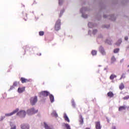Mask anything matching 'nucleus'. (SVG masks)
I'll list each match as a JSON object with an SVG mask.
<instances>
[{"instance_id": "1", "label": "nucleus", "mask_w": 129, "mask_h": 129, "mask_svg": "<svg viewBox=\"0 0 129 129\" xmlns=\"http://www.w3.org/2000/svg\"><path fill=\"white\" fill-rule=\"evenodd\" d=\"M60 26H61V20L58 19L57 20L55 26H54V29L55 31H59L60 29Z\"/></svg>"}, {"instance_id": "2", "label": "nucleus", "mask_w": 129, "mask_h": 129, "mask_svg": "<svg viewBox=\"0 0 129 129\" xmlns=\"http://www.w3.org/2000/svg\"><path fill=\"white\" fill-rule=\"evenodd\" d=\"M37 101H38V97L37 96L32 97L30 98V103L31 105H35V104L37 103Z\"/></svg>"}, {"instance_id": "3", "label": "nucleus", "mask_w": 129, "mask_h": 129, "mask_svg": "<svg viewBox=\"0 0 129 129\" xmlns=\"http://www.w3.org/2000/svg\"><path fill=\"white\" fill-rule=\"evenodd\" d=\"M38 112V110H35L34 108L31 109H29L27 110V113L29 115H32V114H35V113H37Z\"/></svg>"}, {"instance_id": "4", "label": "nucleus", "mask_w": 129, "mask_h": 129, "mask_svg": "<svg viewBox=\"0 0 129 129\" xmlns=\"http://www.w3.org/2000/svg\"><path fill=\"white\" fill-rule=\"evenodd\" d=\"M50 94V93H49L48 91H44L41 92L40 93V97H46Z\"/></svg>"}, {"instance_id": "5", "label": "nucleus", "mask_w": 129, "mask_h": 129, "mask_svg": "<svg viewBox=\"0 0 129 129\" xmlns=\"http://www.w3.org/2000/svg\"><path fill=\"white\" fill-rule=\"evenodd\" d=\"M17 115H19L21 117H25V116H26V111L24 110L20 111L17 113Z\"/></svg>"}, {"instance_id": "6", "label": "nucleus", "mask_w": 129, "mask_h": 129, "mask_svg": "<svg viewBox=\"0 0 129 129\" xmlns=\"http://www.w3.org/2000/svg\"><path fill=\"white\" fill-rule=\"evenodd\" d=\"M19 111V108H17L16 110H14L12 112L9 113L5 114V116H12V115H14L15 113H17Z\"/></svg>"}, {"instance_id": "7", "label": "nucleus", "mask_w": 129, "mask_h": 129, "mask_svg": "<svg viewBox=\"0 0 129 129\" xmlns=\"http://www.w3.org/2000/svg\"><path fill=\"white\" fill-rule=\"evenodd\" d=\"M96 129H101V125H100V121H98L95 122Z\"/></svg>"}, {"instance_id": "8", "label": "nucleus", "mask_w": 129, "mask_h": 129, "mask_svg": "<svg viewBox=\"0 0 129 129\" xmlns=\"http://www.w3.org/2000/svg\"><path fill=\"white\" fill-rule=\"evenodd\" d=\"M20 80L22 83H27V82H30V80H28L25 78H21Z\"/></svg>"}, {"instance_id": "9", "label": "nucleus", "mask_w": 129, "mask_h": 129, "mask_svg": "<svg viewBox=\"0 0 129 129\" xmlns=\"http://www.w3.org/2000/svg\"><path fill=\"white\" fill-rule=\"evenodd\" d=\"M126 109V106L125 105L121 106L118 108L119 111H121V110H125Z\"/></svg>"}, {"instance_id": "10", "label": "nucleus", "mask_w": 129, "mask_h": 129, "mask_svg": "<svg viewBox=\"0 0 129 129\" xmlns=\"http://www.w3.org/2000/svg\"><path fill=\"white\" fill-rule=\"evenodd\" d=\"M99 51L102 55H105V51H104V49L102 46L100 47Z\"/></svg>"}, {"instance_id": "11", "label": "nucleus", "mask_w": 129, "mask_h": 129, "mask_svg": "<svg viewBox=\"0 0 129 129\" xmlns=\"http://www.w3.org/2000/svg\"><path fill=\"white\" fill-rule=\"evenodd\" d=\"M63 118L64 119V120H66V121H68V122H70V120L69 119V118L66 114H64Z\"/></svg>"}, {"instance_id": "12", "label": "nucleus", "mask_w": 129, "mask_h": 129, "mask_svg": "<svg viewBox=\"0 0 129 129\" xmlns=\"http://www.w3.org/2000/svg\"><path fill=\"white\" fill-rule=\"evenodd\" d=\"M114 96V94H113V93L112 92H109L107 93V96L108 97H110V98H111V97H113Z\"/></svg>"}, {"instance_id": "13", "label": "nucleus", "mask_w": 129, "mask_h": 129, "mask_svg": "<svg viewBox=\"0 0 129 129\" xmlns=\"http://www.w3.org/2000/svg\"><path fill=\"white\" fill-rule=\"evenodd\" d=\"M49 99L51 103L54 102V96L52 94H49Z\"/></svg>"}, {"instance_id": "14", "label": "nucleus", "mask_w": 129, "mask_h": 129, "mask_svg": "<svg viewBox=\"0 0 129 129\" xmlns=\"http://www.w3.org/2000/svg\"><path fill=\"white\" fill-rule=\"evenodd\" d=\"M18 91L19 93H22V92H24V91H25V88H19Z\"/></svg>"}, {"instance_id": "15", "label": "nucleus", "mask_w": 129, "mask_h": 129, "mask_svg": "<svg viewBox=\"0 0 129 129\" xmlns=\"http://www.w3.org/2000/svg\"><path fill=\"white\" fill-rule=\"evenodd\" d=\"M22 129H29V125L26 124H23L21 125Z\"/></svg>"}, {"instance_id": "16", "label": "nucleus", "mask_w": 129, "mask_h": 129, "mask_svg": "<svg viewBox=\"0 0 129 129\" xmlns=\"http://www.w3.org/2000/svg\"><path fill=\"white\" fill-rule=\"evenodd\" d=\"M119 89H120V90H122V89H124V85L123 84V83H121L120 85L119 86Z\"/></svg>"}, {"instance_id": "17", "label": "nucleus", "mask_w": 129, "mask_h": 129, "mask_svg": "<svg viewBox=\"0 0 129 129\" xmlns=\"http://www.w3.org/2000/svg\"><path fill=\"white\" fill-rule=\"evenodd\" d=\"M116 76L115 75H111V76H110V80H113V79H114V78H116Z\"/></svg>"}, {"instance_id": "18", "label": "nucleus", "mask_w": 129, "mask_h": 129, "mask_svg": "<svg viewBox=\"0 0 129 129\" xmlns=\"http://www.w3.org/2000/svg\"><path fill=\"white\" fill-rule=\"evenodd\" d=\"M111 63H113L116 61V59H115V57L114 56H112L111 58Z\"/></svg>"}, {"instance_id": "19", "label": "nucleus", "mask_w": 129, "mask_h": 129, "mask_svg": "<svg viewBox=\"0 0 129 129\" xmlns=\"http://www.w3.org/2000/svg\"><path fill=\"white\" fill-rule=\"evenodd\" d=\"M80 122L81 124H83V123H84L83 118L82 117V116H80Z\"/></svg>"}, {"instance_id": "20", "label": "nucleus", "mask_w": 129, "mask_h": 129, "mask_svg": "<svg viewBox=\"0 0 129 129\" xmlns=\"http://www.w3.org/2000/svg\"><path fill=\"white\" fill-rule=\"evenodd\" d=\"M96 54H97V51H96V50L92 51V55H93V56L96 55Z\"/></svg>"}, {"instance_id": "21", "label": "nucleus", "mask_w": 129, "mask_h": 129, "mask_svg": "<svg viewBox=\"0 0 129 129\" xmlns=\"http://www.w3.org/2000/svg\"><path fill=\"white\" fill-rule=\"evenodd\" d=\"M64 124L65 125L67 129H71V128H70V125H69V124H68V123H64Z\"/></svg>"}, {"instance_id": "22", "label": "nucleus", "mask_w": 129, "mask_h": 129, "mask_svg": "<svg viewBox=\"0 0 129 129\" xmlns=\"http://www.w3.org/2000/svg\"><path fill=\"white\" fill-rule=\"evenodd\" d=\"M119 52V48H116L114 50L113 52L115 53H118Z\"/></svg>"}, {"instance_id": "23", "label": "nucleus", "mask_w": 129, "mask_h": 129, "mask_svg": "<svg viewBox=\"0 0 129 129\" xmlns=\"http://www.w3.org/2000/svg\"><path fill=\"white\" fill-rule=\"evenodd\" d=\"M44 34H45V33L44 32V31H40L39 32V36H44Z\"/></svg>"}, {"instance_id": "24", "label": "nucleus", "mask_w": 129, "mask_h": 129, "mask_svg": "<svg viewBox=\"0 0 129 129\" xmlns=\"http://www.w3.org/2000/svg\"><path fill=\"white\" fill-rule=\"evenodd\" d=\"M105 43H107V44H109V45H111V41H110L109 40H106L105 41Z\"/></svg>"}, {"instance_id": "25", "label": "nucleus", "mask_w": 129, "mask_h": 129, "mask_svg": "<svg viewBox=\"0 0 129 129\" xmlns=\"http://www.w3.org/2000/svg\"><path fill=\"white\" fill-rule=\"evenodd\" d=\"M123 99H124V100H127V99H129V95L124 97Z\"/></svg>"}, {"instance_id": "26", "label": "nucleus", "mask_w": 129, "mask_h": 129, "mask_svg": "<svg viewBox=\"0 0 129 129\" xmlns=\"http://www.w3.org/2000/svg\"><path fill=\"white\" fill-rule=\"evenodd\" d=\"M52 115H54V116H55V117H58V114L55 112L52 113Z\"/></svg>"}, {"instance_id": "27", "label": "nucleus", "mask_w": 129, "mask_h": 129, "mask_svg": "<svg viewBox=\"0 0 129 129\" xmlns=\"http://www.w3.org/2000/svg\"><path fill=\"white\" fill-rule=\"evenodd\" d=\"M122 78H125V75L124 74H123L120 78V79H122Z\"/></svg>"}, {"instance_id": "28", "label": "nucleus", "mask_w": 129, "mask_h": 129, "mask_svg": "<svg viewBox=\"0 0 129 129\" xmlns=\"http://www.w3.org/2000/svg\"><path fill=\"white\" fill-rule=\"evenodd\" d=\"M96 33H97V30H94L93 31V34H94V35L96 34Z\"/></svg>"}, {"instance_id": "29", "label": "nucleus", "mask_w": 129, "mask_h": 129, "mask_svg": "<svg viewBox=\"0 0 129 129\" xmlns=\"http://www.w3.org/2000/svg\"><path fill=\"white\" fill-rule=\"evenodd\" d=\"M18 85V82H15L13 84V86H17Z\"/></svg>"}, {"instance_id": "30", "label": "nucleus", "mask_w": 129, "mask_h": 129, "mask_svg": "<svg viewBox=\"0 0 129 129\" xmlns=\"http://www.w3.org/2000/svg\"><path fill=\"white\" fill-rule=\"evenodd\" d=\"M17 128V127L16 126V125H13V126H12L11 129H16Z\"/></svg>"}, {"instance_id": "31", "label": "nucleus", "mask_w": 129, "mask_h": 129, "mask_svg": "<svg viewBox=\"0 0 129 129\" xmlns=\"http://www.w3.org/2000/svg\"><path fill=\"white\" fill-rule=\"evenodd\" d=\"M82 17H83V18H87V15H85L84 14H83V15H82Z\"/></svg>"}, {"instance_id": "32", "label": "nucleus", "mask_w": 129, "mask_h": 129, "mask_svg": "<svg viewBox=\"0 0 129 129\" xmlns=\"http://www.w3.org/2000/svg\"><path fill=\"white\" fill-rule=\"evenodd\" d=\"M128 39V38L127 37H125V40L126 41H127Z\"/></svg>"}, {"instance_id": "33", "label": "nucleus", "mask_w": 129, "mask_h": 129, "mask_svg": "<svg viewBox=\"0 0 129 129\" xmlns=\"http://www.w3.org/2000/svg\"><path fill=\"white\" fill-rule=\"evenodd\" d=\"M70 86V85L67 86V88H69Z\"/></svg>"}, {"instance_id": "34", "label": "nucleus", "mask_w": 129, "mask_h": 129, "mask_svg": "<svg viewBox=\"0 0 129 129\" xmlns=\"http://www.w3.org/2000/svg\"><path fill=\"white\" fill-rule=\"evenodd\" d=\"M105 28H109V25H108L107 26H105Z\"/></svg>"}, {"instance_id": "35", "label": "nucleus", "mask_w": 129, "mask_h": 129, "mask_svg": "<svg viewBox=\"0 0 129 129\" xmlns=\"http://www.w3.org/2000/svg\"><path fill=\"white\" fill-rule=\"evenodd\" d=\"M37 55H38V56H41V54L39 53L37 54Z\"/></svg>"}, {"instance_id": "36", "label": "nucleus", "mask_w": 129, "mask_h": 129, "mask_svg": "<svg viewBox=\"0 0 129 129\" xmlns=\"http://www.w3.org/2000/svg\"><path fill=\"white\" fill-rule=\"evenodd\" d=\"M59 5H61V0H59Z\"/></svg>"}, {"instance_id": "37", "label": "nucleus", "mask_w": 129, "mask_h": 129, "mask_svg": "<svg viewBox=\"0 0 129 129\" xmlns=\"http://www.w3.org/2000/svg\"><path fill=\"white\" fill-rule=\"evenodd\" d=\"M73 106H75V104L74 103V102L73 103Z\"/></svg>"}, {"instance_id": "38", "label": "nucleus", "mask_w": 129, "mask_h": 129, "mask_svg": "<svg viewBox=\"0 0 129 129\" xmlns=\"http://www.w3.org/2000/svg\"><path fill=\"white\" fill-rule=\"evenodd\" d=\"M112 128H113V129H116V128L115 127V126H113V127H112Z\"/></svg>"}, {"instance_id": "39", "label": "nucleus", "mask_w": 129, "mask_h": 129, "mask_svg": "<svg viewBox=\"0 0 129 129\" xmlns=\"http://www.w3.org/2000/svg\"><path fill=\"white\" fill-rule=\"evenodd\" d=\"M119 43H120H120H121V40H119Z\"/></svg>"}, {"instance_id": "40", "label": "nucleus", "mask_w": 129, "mask_h": 129, "mask_svg": "<svg viewBox=\"0 0 129 129\" xmlns=\"http://www.w3.org/2000/svg\"><path fill=\"white\" fill-rule=\"evenodd\" d=\"M104 18H106V15H104Z\"/></svg>"}, {"instance_id": "41", "label": "nucleus", "mask_w": 129, "mask_h": 129, "mask_svg": "<svg viewBox=\"0 0 129 129\" xmlns=\"http://www.w3.org/2000/svg\"><path fill=\"white\" fill-rule=\"evenodd\" d=\"M90 24H91V23H89L88 25H90Z\"/></svg>"}, {"instance_id": "42", "label": "nucleus", "mask_w": 129, "mask_h": 129, "mask_svg": "<svg viewBox=\"0 0 129 129\" xmlns=\"http://www.w3.org/2000/svg\"><path fill=\"white\" fill-rule=\"evenodd\" d=\"M26 16L27 17V15H26Z\"/></svg>"}]
</instances>
